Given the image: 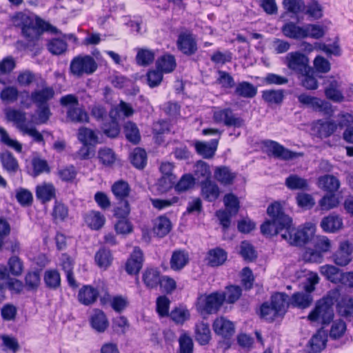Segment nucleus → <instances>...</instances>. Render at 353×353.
Here are the masks:
<instances>
[{"label": "nucleus", "mask_w": 353, "mask_h": 353, "mask_svg": "<svg viewBox=\"0 0 353 353\" xmlns=\"http://www.w3.org/2000/svg\"><path fill=\"white\" fill-rule=\"evenodd\" d=\"M270 220H266L261 225V232L265 236H274L279 234L290 245L302 246L308 243L314 236V226L306 223L303 228L292 227V219L285 214L282 205L278 201L271 203L267 208Z\"/></svg>", "instance_id": "nucleus-1"}, {"label": "nucleus", "mask_w": 353, "mask_h": 353, "mask_svg": "<svg viewBox=\"0 0 353 353\" xmlns=\"http://www.w3.org/2000/svg\"><path fill=\"white\" fill-rule=\"evenodd\" d=\"M338 294L330 292L316 303L314 308L308 315V319L323 326L332 322L334 317V305L337 301Z\"/></svg>", "instance_id": "nucleus-2"}, {"label": "nucleus", "mask_w": 353, "mask_h": 353, "mask_svg": "<svg viewBox=\"0 0 353 353\" xmlns=\"http://www.w3.org/2000/svg\"><path fill=\"white\" fill-rule=\"evenodd\" d=\"M289 296L284 292H276L271 296L270 302H264L261 305V316L272 322L277 317H283L289 306Z\"/></svg>", "instance_id": "nucleus-3"}, {"label": "nucleus", "mask_w": 353, "mask_h": 353, "mask_svg": "<svg viewBox=\"0 0 353 353\" xmlns=\"http://www.w3.org/2000/svg\"><path fill=\"white\" fill-rule=\"evenodd\" d=\"M97 68V63L92 56L78 55L72 59L70 64V72L76 77H81L84 74H93Z\"/></svg>", "instance_id": "nucleus-4"}, {"label": "nucleus", "mask_w": 353, "mask_h": 353, "mask_svg": "<svg viewBox=\"0 0 353 353\" xmlns=\"http://www.w3.org/2000/svg\"><path fill=\"white\" fill-rule=\"evenodd\" d=\"M225 299V296L218 292L201 295L197 299L196 309L201 314H215L219 310Z\"/></svg>", "instance_id": "nucleus-5"}, {"label": "nucleus", "mask_w": 353, "mask_h": 353, "mask_svg": "<svg viewBox=\"0 0 353 353\" xmlns=\"http://www.w3.org/2000/svg\"><path fill=\"white\" fill-rule=\"evenodd\" d=\"M20 26L22 35L28 41L38 40L44 32L58 33V30L50 23H17Z\"/></svg>", "instance_id": "nucleus-6"}, {"label": "nucleus", "mask_w": 353, "mask_h": 353, "mask_svg": "<svg viewBox=\"0 0 353 353\" xmlns=\"http://www.w3.org/2000/svg\"><path fill=\"white\" fill-rule=\"evenodd\" d=\"M213 120L216 123H223L227 127L241 128L244 125L243 119L235 114L230 108L219 109L214 112Z\"/></svg>", "instance_id": "nucleus-7"}, {"label": "nucleus", "mask_w": 353, "mask_h": 353, "mask_svg": "<svg viewBox=\"0 0 353 353\" xmlns=\"http://www.w3.org/2000/svg\"><path fill=\"white\" fill-rule=\"evenodd\" d=\"M284 63L288 68L299 74L305 72V70H309V59L304 54L296 51L288 53L284 61Z\"/></svg>", "instance_id": "nucleus-8"}, {"label": "nucleus", "mask_w": 353, "mask_h": 353, "mask_svg": "<svg viewBox=\"0 0 353 353\" xmlns=\"http://www.w3.org/2000/svg\"><path fill=\"white\" fill-rule=\"evenodd\" d=\"M176 46L178 50L186 56H192L198 50L196 37L188 30L179 33Z\"/></svg>", "instance_id": "nucleus-9"}, {"label": "nucleus", "mask_w": 353, "mask_h": 353, "mask_svg": "<svg viewBox=\"0 0 353 353\" xmlns=\"http://www.w3.org/2000/svg\"><path fill=\"white\" fill-rule=\"evenodd\" d=\"M262 144L274 157L279 159L287 161L303 156V153L292 152L275 141L266 139L262 141Z\"/></svg>", "instance_id": "nucleus-10"}, {"label": "nucleus", "mask_w": 353, "mask_h": 353, "mask_svg": "<svg viewBox=\"0 0 353 353\" xmlns=\"http://www.w3.org/2000/svg\"><path fill=\"white\" fill-rule=\"evenodd\" d=\"M337 129V124L334 121L319 119L313 123L312 131L321 139L330 137Z\"/></svg>", "instance_id": "nucleus-11"}, {"label": "nucleus", "mask_w": 353, "mask_h": 353, "mask_svg": "<svg viewBox=\"0 0 353 353\" xmlns=\"http://www.w3.org/2000/svg\"><path fill=\"white\" fill-rule=\"evenodd\" d=\"M54 88L51 86H47L46 81L42 79L41 89L32 92L33 103L36 105H49L48 101L54 98Z\"/></svg>", "instance_id": "nucleus-12"}, {"label": "nucleus", "mask_w": 353, "mask_h": 353, "mask_svg": "<svg viewBox=\"0 0 353 353\" xmlns=\"http://www.w3.org/2000/svg\"><path fill=\"white\" fill-rule=\"evenodd\" d=\"M143 253L139 247H134L125 263V271L128 274H138L143 266Z\"/></svg>", "instance_id": "nucleus-13"}, {"label": "nucleus", "mask_w": 353, "mask_h": 353, "mask_svg": "<svg viewBox=\"0 0 353 353\" xmlns=\"http://www.w3.org/2000/svg\"><path fill=\"white\" fill-rule=\"evenodd\" d=\"M214 333L224 339H230L234 333V323L223 316L216 318L212 323Z\"/></svg>", "instance_id": "nucleus-14"}, {"label": "nucleus", "mask_w": 353, "mask_h": 353, "mask_svg": "<svg viewBox=\"0 0 353 353\" xmlns=\"http://www.w3.org/2000/svg\"><path fill=\"white\" fill-rule=\"evenodd\" d=\"M99 295V292L90 285H85L81 288L78 292L79 302L85 306L94 304Z\"/></svg>", "instance_id": "nucleus-15"}, {"label": "nucleus", "mask_w": 353, "mask_h": 353, "mask_svg": "<svg viewBox=\"0 0 353 353\" xmlns=\"http://www.w3.org/2000/svg\"><path fill=\"white\" fill-rule=\"evenodd\" d=\"M334 262L339 266H345L352 261L351 244L348 241L341 243L339 250L332 256Z\"/></svg>", "instance_id": "nucleus-16"}, {"label": "nucleus", "mask_w": 353, "mask_h": 353, "mask_svg": "<svg viewBox=\"0 0 353 353\" xmlns=\"http://www.w3.org/2000/svg\"><path fill=\"white\" fill-rule=\"evenodd\" d=\"M201 195L208 202L215 201L220 195V188L214 181L211 180L201 181Z\"/></svg>", "instance_id": "nucleus-17"}, {"label": "nucleus", "mask_w": 353, "mask_h": 353, "mask_svg": "<svg viewBox=\"0 0 353 353\" xmlns=\"http://www.w3.org/2000/svg\"><path fill=\"white\" fill-rule=\"evenodd\" d=\"M36 196L42 203L56 198V188L51 183H43L36 187Z\"/></svg>", "instance_id": "nucleus-18"}, {"label": "nucleus", "mask_w": 353, "mask_h": 353, "mask_svg": "<svg viewBox=\"0 0 353 353\" xmlns=\"http://www.w3.org/2000/svg\"><path fill=\"white\" fill-rule=\"evenodd\" d=\"M218 143V139H213L210 143L198 141L194 143V148L197 154L205 159H211L215 154Z\"/></svg>", "instance_id": "nucleus-19"}, {"label": "nucleus", "mask_w": 353, "mask_h": 353, "mask_svg": "<svg viewBox=\"0 0 353 353\" xmlns=\"http://www.w3.org/2000/svg\"><path fill=\"white\" fill-rule=\"evenodd\" d=\"M285 185L290 190L304 192L310 190L308 180L295 174H291L285 179Z\"/></svg>", "instance_id": "nucleus-20"}, {"label": "nucleus", "mask_w": 353, "mask_h": 353, "mask_svg": "<svg viewBox=\"0 0 353 353\" xmlns=\"http://www.w3.org/2000/svg\"><path fill=\"white\" fill-rule=\"evenodd\" d=\"M228 258V253L221 248L210 250L205 258L207 264L210 267H218L223 265Z\"/></svg>", "instance_id": "nucleus-21"}, {"label": "nucleus", "mask_w": 353, "mask_h": 353, "mask_svg": "<svg viewBox=\"0 0 353 353\" xmlns=\"http://www.w3.org/2000/svg\"><path fill=\"white\" fill-rule=\"evenodd\" d=\"M281 30L285 37L291 39L301 40L307 37L305 26L301 27L298 23H284Z\"/></svg>", "instance_id": "nucleus-22"}, {"label": "nucleus", "mask_w": 353, "mask_h": 353, "mask_svg": "<svg viewBox=\"0 0 353 353\" xmlns=\"http://www.w3.org/2000/svg\"><path fill=\"white\" fill-rule=\"evenodd\" d=\"M257 94V87L252 83L243 81L236 84L234 94L246 99H252Z\"/></svg>", "instance_id": "nucleus-23"}, {"label": "nucleus", "mask_w": 353, "mask_h": 353, "mask_svg": "<svg viewBox=\"0 0 353 353\" xmlns=\"http://www.w3.org/2000/svg\"><path fill=\"white\" fill-rule=\"evenodd\" d=\"M92 327L98 332H103L109 325L105 313L99 309H95L90 319Z\"/></svg>", "instance_id": "nucleus-24"}, {"label": "nucleus", "mask_w": 353, "mask_h": 353, "mask_svg": "<svg viewBox=\"0 0 353 353\" xmlns=\"http://www.w3.org/2000/svg\"><path fill=\"white\" fill-rule=\"evenodd\" d=\"M211 338V331L208 323L201 321L195 325V340L199 345H208Z\"/></svg>", "instance_id": "nucleus-25"}, {"label": "nucleus", "mask_w": 353, "mask_h": 353, "mask_svg": "<svg viewBox=\"0 0 353 353\" xmlns=\"http://www.w3.org/2000/svg\"><path fill=\"white\" fill-rule=\"evenodd\" d=\"M142 279L148 288H157L161 279L160 272L157 268H146L143 273Z\"/></svg>", "instance_id": "nucleus-26"}, {"label": "nucleus", "mask_w": 353, "mask_h": 353, "mask_svg": "<svg viewBox=\"0 0 353 353\" xmlns=\"http://www.w3.org/2000/svg\"><path fill=\"white\" fill-rule=\"evenodd\" d=\"M84 220L90 228L100 230L105 222V216L99 211L91 210L84 216Z\"/></svg>", "instance_id": "nucleus-27"}, {"label": "nucleus", "mask_w": 353, "mask_h": 353, "mask_svg": "<svg viewBox=\"0 0 353 353\" xmlns=\"http://www.w3.org/2000/svg\"><path fill=\"white\" fill-rule=\"evenodd\" d=\"M43 281L48 289L57 290L61 283L60 273L56 269L47 270L43 274Z\"/></svg>", "instance_id": "nucleus-28"}, {"label": "nucleus", "mask_w": 353, "mask_h": 353, "mask_svg": "<svg viewBox=\"0 0 353 353\" xmlns=\"http://www.w3.org/2000/svg\"><path fill=\"white\" fill-rule=\"evenodd\" d=\"M24 286L27 291L35 292L41 284V270L29 271L24 278Z\"/></svg>", "instance_id": "nucleus-29"}, {"label": "nucleus", "mask_w": 353, "mask_h": 353, "mask_svg": "<svg viewBox=\"0 0 353 353\" xmlns=\"http://www.w3.org/2000/svg\"><path fill=\"white\" fill-rule=\"evenodd\" d=\"M189 262V256L183 250H176L172 252L170 259V268L174 271L182 270Z\"/></svg>", "instance_id": "nucleus-30"}, {"label": "nucleus", "mask_w": 353, "mask_h": 353, "mask_svg": "<svg viewBox=\"0 0 353 353\" xmlns=\"http://www.w3.org/2000/svg\"><path fill=\"white\" fill-rule=\"evenodd\" d=\"M0 160L3 168L9 174H15L18 171L19 168L18 161L10 152H2Z\"/></svg>", "instance_id": "nucleus-31"}, {"label": "nucleus", "mask_w": 353, "mask_h": 353, "mask_svg": "<svg viewBox=\"0 0 353 353\" xmlns=\"http://www.w3.org/2000/svg\"><path fill=\"white\" fill-rule=\"evenodd\" d=\"M299 75L301 85L306 90L317 89L318 81L315 77V72L311 67L308 70H305V72L300 73Z\"/></svg>", "instance_id": "nucleus-32"}, {"label": "nucleus", "mask_w": 353, "mask_h": 353, "mask_svg": "<svg viewBox=\"0 0 353 353\" xmlns=\"http://www.w3.org/2000/svg\"><path fill=\"white\" fill-rule=\"evenodd\" d=\"M326 342V334L322 331H318L310 339L308 342V347H310V350L311 352L318 353L325 348Z\"/></svg>", "instance_id": "nucleus-33"}, {"label": "nucleus", "mask_w": 353, "mask_h": 353, "mask_svg": "<svg viewBox=\"0 0 353 353\" xmlns=\"http://www.w3.org/2000/svg\"><path fill=\"white\" fill-rule=\"evenodd\" d=\"M157 68L164 73H170L176 68V60L173 55L166 54L159 57L157 62Z\"/></svg>", "instance_id": "nucleus-34"}, {"label": "nucleus", "mask_w": 353, "mask_h": 353, "mask_svg": "<svg viewBox=\"0 0 353 353\" xmlns=\"http://www.w3.org/2000/svg\"><path fill=\"white\" fill-rule=\"evenodd\" d=\"M319 187L327 192L334 193L340 186L339 179L332 175H325L319 178Z\"/></svg>", "instance_id": "nucleus-35"}, {"label": "nucleus", "mask_w": 353, "mask_h": 353, "mask_svg": "<svg viewBox=\"0 0 353 353\" xmlns=\"http://www.w3.org/2000/svg\"><path fill=\"white\" fill-rule=\"evenodd\" d=\"M131 163L137 169H143L147 164V154L144 149L136 148L131 152L130 156Z\"/></svg>", "instance_id": "nucleus-36"}, {"label": "nucleus", "mask_w": 353, "mask_h": 353, "mask_svg": "<svg viewBox=\"0 0 353 353\" xmlns=\"http://www.w3.org/2000/svg\"><path fill=\"white\" fill-rule=\"evenodd\" d=\"M214 177L222 185H228L232 184L236 174L232 172L229 168L222 166L216 169Z\"/></svg>", "instance_id": "nucleus-37"}, {"label": "nucleus", "mask_w": 353, "mask_h": 353, "mask_svg": "<svg viewBox=\"0 0 353 353\" xmlns=\"http://www.w3.org/2000/svg\"><path fill=\"white\" fill-rule=\"evenodd\" d=\"M172 228V224L170 219L165 216H159L155 222L154 226V233L159 237L166 236Z\"/></svg>", "instance_id": "nucleus-38"}, {"label": "nucleus", "mask_w": 353, "mask_h": 353, "mask_svg": "<svg viewBox=\"0 0 353 353\" xmlns=\"http://www.w3.org/2000/svg\"><path fill=\"white\" fill-rule=\"evenodd\" d=\"M111 190L117 199L124 200L130 194V187L127 181L119 180L113 183Z\"/></svg>", "instance_id": "nucleus-39"}, {"label": "nucleus", "mask_w": 353, "mask_h": 353, "mask_svg": "<svg viewBox=\"0 0 353 353\" xmlns=\"http://www.w3.org/2000/svg\"><path fill=\"white\" fill-rule=\"evenodd\" d=\"M342 225V220L336 215L324 217L321 222L322 229L327 232H334L340 229Z\"/></svg>", "instance_id": "nucleus-40"}, {"label": "nucleus", "mask_w": 353, "mask_h": 353, "mask_svg": "<svg viewBox=\"0 0 353 353\" xmlns=\"http://www.w3.org/2000/svg\"><path fill=\"white\" fill-rule=\"evenodd\" d=\"M123 132L128 141L133 144H137L141 140L139 130L136 123L128 121L123 126Z\"/></svg>", "instance_id": "nucleus-41"}, {"label": "nucleus", "mask_w": 353, "mask_h": 353, "mask_svg": "<svg viewBox=\"0 0 353 353\" xmlns=\"http://www.w3.org/2000/svg\"><path fill=\"white\" fill-rule=\"evenodd\" d=\"M134 113V110L132 105L128 103L121 101L120 103L112 108L109 112L110 117H114L119 119L121 115L129 117Z\"/></svg>", "instance_id": "nucleus-42"}, {"label": "nucleus", "mask_w": 353, "mask_h": 353, "mask_svg": "<svg viewBox=\"0 0 353 353\" xmlns=\"http://www.w3.org/2000/svg\"><path fill=\"white\" fill-rule=\"evenodd\" d=\"M303 13L310 19L317 20L323 16V8L317 1L312 0L305 5V11Z\"/></svg>", "instance_id": "nucleus-43"}, {"label": "nucleus", "mask_w": 353, "mask_h": 353, "mask_svg": "<svg viewBox=\"0 0 353 353\" xmlns=\"http://www.w3.org/2000/svg\"><path fill=\"white\" fill-rule=\"evenodd\" d=\"M312 300V297L310 294L296 292L292 296L290 303L295 307L306 308L310 305Z\"/></svg>", "instance_id": "nucleus-44"}, {"label": "nucleus", "mask_w": 353, "mask_h": 353, "mask_svg": "<svg viewBox=\"0 0 353 353\" xmlns=\"http://www.w3.org/2000/svg\"><path fill=\"white\" fill-rule=\"evenodd\" d=\"M101 129L107 137L110 138L117 137L120 132V128L118 123V119L110 117L108 122L103 121L102 123Z\"/></svg>", "instance_id": "nucleus-45"}, {"label": "nucleus", "mask_w": 353, "mask_h": 353, "mask_svg": "<svg viewBox=\"0 0 353 353\" xmlns=\"http://www.w3.org/2000/svg\"><path fill=\"white\" fill-rule=\"evenodd\" d=\"M282 4L287 12L295 15L303 13L305 9L303 0H283Z\"/></svg>", "instance_id": "nucleus-46"}, {"label": "nucleus", "mask_w": 353, "mask_h": 353, "mask_svg": "<svg viewBox=\"0 0 353 353\" xmlns=\"http://www.w3.org/2000/svg\"><path fill=\"white\" fill-rule=\"evenodd\" d=\"M31 165L32 167V176H37L43 173H50V167L46 160L34 157L32 159Z\"/></svg>", "instance_id": "nucleus-47"}, {"label": "nucleus", "mask_w": 353, "mask_h": 353, "mask_svg": "<svg viewBox=\"0 0 353 353\" xmlns=\"http://www.w3.org/2000/svg\"><path fill=\"white\" fill-rule=\"evenodd\" d=\"M194 173L196 176L195 180L206 181L210 180L211 171L210 166L207 163L203 161H199L194 165Z\"/></svg>", "instance_id": "nucleus-48"}, {"label": "nucleus", "mask_w": 353, "mask_h": 353, "mask_svg": "<svg viewBox=\"0 0 353 353\" xmlns=\"http://www.w3.org/2000/svg\"><path fill=\"white\" fill-rule=\"evenodd\" d=\"M67 117L74 123H83L88 121L87 112L77 106H70L67 111Z\"/></svg>", "instance_id": "nucleus-49"}, {"label": "nucleus", "mask_w": 353, "mask_h": 353, "mask_svg": "<svg viewBox=\"0 0 353 353\" xmlns=\"http://www.w3.org/2000/svg\"><path fill=\"white\" fill-rule=\"evenodd\" d=\"M337 310L344 317L353 316V297H343L337 303Z\"/></svg>", "instance_id": "nucleus-50"}, {"label": "nucleus", "mask_w": 353, "mask_h": 353, "mask_svg": "<svg viewBox=\"0 0 353 353\" xmlns=\"http://www.w3.org/2000/svg\"><path fill=\"white\" fill-rule=\"evenodd\" d=\"M262 99L268 103L279 104L284 99L283 90H266L262 92Z\"/></svg>", "instance_id": "nucleus-51"}, {"label": "nucleus", "mask_w": 353, "mask_h": 353, "mask_svg": "<svg viewBox=\"0 0 353 353\" xmlns=\"http://www.w3.org/2000/svg\"><path fill=\"white\" fill-rule=\"evenodd\" d=\"M95 261L100 268H107L110 265L112 256L110 250L102 248L95 254Z\"/></svg>", "instance_id": "nucleus-52"}, {"label": "nucleus", "mask_w": 353, "mask_h": 353, "mask_svg": "<svg viewBox=\"0 0 353 353\" xmlns=\"http://www.w3.org/2000/svg\"><path fill=\"white\" fill-rule=\"evenodd\" d=\"M321 272L327 280L334 283H339L342 274L339 268L332 265L322 266Z\"/></svg>", "instance_id": "nucleus-53"}, {"label": "nucleus", "mask_w": 353, "mask_h": 353, "mask_svg": "<svg viewBox=\"0 0 353 353\" xmlns=\"http://www.w3.org/2000/svg\"><path fill=\"white\" fill-rule=\"evenodd\" d=\"M326 97L334 102H341L344 99L342 92L338 89V83L336 81H332L325 89Z\"/></svg>", "instance_id": "nucleus-54"}, {"label": "nucleus", "mask_w": 353, "mask_h": 353, "mask_svg": "<svg viewBox=\"0 0 353 353\" xmlns=\"http://www.w3.org/2000/svg\"><path fill=\"white\" fill-rule=\"evenodd\" d=\"M223 201L226 210H228L233 213V214H237L240 209V202L239 198L233 193L226 194Z\"/></svg>", "instance_id": "nucleus-55"}, {"label": "nucleus", "mask_w": 353, "mask_h": 353, "mask_svg": "<svg viewBox=\"0 0 353 353\" xmlns=\"http://www.w3.org/2000/svg\"><path fill=\"white\" fill-rule=\"evenodd\" d=\"M154 60V52L148 49H139L136 61L139 65L148 66Z\"/></svg>", "instance_id": "nucleus-56"}, {"label": "nucleus", "mask_w": 353, "mask_h": 353, "mask_svg": "<svg viewBox=\"0 0 353 353\" xmlns=\"http://www.w3.org/2000/svg\"><path fill=\"white\" fill-rule=\"evenodd\" d=\"M78 139L83 144L94 145L98 141L94 132L87 128H81L79 130Z\"/></svg>", "instance_id": "nucleus-57"}, {"label": "nucleus", "mask_w": 353, "mask_h": 353, "mask_svg": "<svg viewBox=\"0 0 353 353\" xmlns=\"http://www.w3.org/2000/svg\"><path fill=\"white\" fill-rule=\"evenodd\" d=\"M195 184V178L190 174H185L181 176L178 183L174 185L177 192H183L192 188Z\"/></svg>", "instance_id": "nucleus-58"}, {"label": "nucleus", "mask_w": 353, "mask_h": 353, "mask_svg": "<svg viewBox=\"0 0 353 353\" xmlns=\"http://www.w3.org/2000/svg\"><path fill=\"white\" fill-rule=\"evenodd\" d=\"M98 158L100 162L106 166L112 165L116 160V156L113 150L107 147L99 150Z\"/></svg>", "instance_id": "nucleus-59"}, {"label": "nucleus", "mask_w": 353, "mask_h": 353, "mask_svg": "<svg viewBox=\"0 0 353 353\" xmlns=\"http://www.w3.org/2000/svg\"><path fill=\"white\" fill-rule=\"evenodd\" d=\"M312 110L315 112H321L325 116L332 117L334 114V110L332 104L325 100L316 98V100L313 104Z\"/></svg>", "instance_id": "nucleus-60"}, {"label": "nucleus", "mask_w": 353, "mask_h": 353, "mask_svg": "<svg viewBox=\"0 0 353 353\" xmlns=\"http://www.w3.org/2000/svg\"><path fill=\"white\" fill-rule=\"evenodd\" d=\"M339 199L333 193H328L323 196L319 201L321 210H330L339 205Z\"/></svg>", "instance_id": "nucleus-61"}, {"label": "nucleus", "mask_w": 353, "mask_h": 353, "mask_svg": "<svg viewBox=\"0 0 353 353\" xmlns=\"http://www.w3.org/2000/svg\"><path fill=\"white\" fill-rule=\"evenodd\" d=\"M240 254L248 262H252L257 258V253L254 246L246 241L241 243Z\"/></svg>", "instance_id": "nucleus-62"}, {"label": "nucleus", "mask_w": 353, "mask_h": 353, "mask_svg": "<svg viewBox=\"0 0 353 353\" xmlns=\"http://www.w3.org/2000/svg\"><path fill=\"white\" fill-rule=\"evenodd\" d=\"M219 77L216 79L219 83L223 89L234 88L236 83L233 77L228 72L223 70H218Z\"/></svg>", "instance_id": "nucleus-63"}, {"label": "nucleus", "mask_w": 353, "mask_h": 353, "mask_svg": "<svg viewBox=\"0 0 353 353\" xmlns=\"http://www.w3.org/2000/svg\"><path fill=\"white\" fill-rule=\"evenodd\" d=\"M296 201L299 207L305 210H310L315 205L313 196L305 192H299L296 196Z\"/></svg>", "instance_id": "nucleus-64"}]
</instances>
